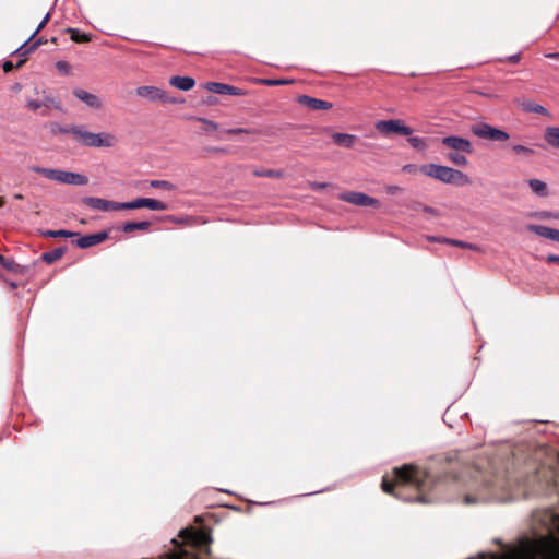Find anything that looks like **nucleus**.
<instances>
[{
	"mask_svg": "<svg viewBox=\"0 0 559 559\" xmlns=\"http://www.w3.org/2000/svg\"><path fill=\"white\" fill-rule=\"evenodd\" d=\"M423 478L419 471L412 465L394 468L393 478L384 476L381 488L385 493L404 501L427 502L421 495Z\"/></svg>",
	"mask_w": 559,
	"mask_h": 559,
	"instance_id": "f257e3e1",
	"label": "nucleus"
},
{
	"mask_svg": "<svg viewBox=\"0 0 559 559\" xmlns=\"http://www.w3.org/2000/svg\"><path fill=\"white\" fill-rule=\"evenodd\" d=\"M420 173L443 183L455 186H466L471 183V179L467 175L448 166L428 164L420 167Z\"/></svg>",
	"mask_w": 559,
	"mask_h": 559,
	"instance_id": "f03ea898",
	"label": "nucleus"
},
{
	"mask_svg": "<svg viewBox=\"0 0 559 559\" xmlns=\"http://www.w3.org/2000/svg\"><path fill=\"white\" fill-rule=\"evenodd\" d=\"M29 169L33 173L40 174L45 176L46 178L58 181L66 185H72V186H85L88 183V178L85 175L72 173V171H66L60 169H53V168H44L39 166H32Z\"/></svg>",
	"mask_w": 559,
	"mask_h": 559,
	"instance_id": "7ed1b4c3",
	"label": "nucleus"
},
{
	"mask_svg": "<svg viewBox=\"0 0 559 559\" xmlns=\"http://www.w3.org/2000/svg\"><path fill=\"white\" fill-rule=\"evenodd\" d=\"M74 139L79 140L85 146L90 147H110L117 142L116 136L110 133H93L81 129L74 130Z\"/></svg>",
	"mask_w": 559,
	"mask_h": 559,
	"instance_id": "20e7f679",
	"label": "nucleus"
},
{
	"mask_svg": "<svg viewBox=\"0 0 559 559\" xmlns=\"http://www.w3.org/2000/svg\"><path fill=\"white\" fill-rule=\"evenodd\" d=\"M471 131L475 136L479 139L489 140L493 142H506L510 139V135L506 131L495 128L485 122L473 124L471 127Z\"/></svg>",
	"mask_w": 559,
	"mask_h": 559,
	"instance_id": "39448f33",
	"label": "nucleus"
},
{
	"mask_svg": "<svg viewBox=\"0 0 559 559\" xmlns=\"http://www.w3.org/2000/svg\"><path fill=\"white\" fill-rule=\"evenodd\" d=\"M182 537L187 538L195 548L205 550L206 555H210L211 550L209 548L212 543L211 533L206 530H185L181 534Z\"/></svg>",
	"mask_w": 559,
	"mask_h": 559,
	"instance_id": "423d86ee",
	"label": "nucleus"
},
{
	"mask_svg": "<svg viewBox=\"0 0 559 559\" xmlns=\"http://www.w3.org/2000/svg\"><path fill=\"white\" fill-rule=\"evenodd\" d=\"M136 95L148 99L150 102H160L163 104H175L177 100L174 97L168 96L166 92L155 86H140L135 91Z\"/></svg>",
	"mask_w": 559,
	"mask_h": 559,
	"instance_id": "0eeeda50",
	"label": "nucleus"
},
{
	"mask_svg": "<svg viewBox=\"0 0 559 559\" xmlns=\"http://www.w3.org/2000/svg\"><path fill=\"white\" fill-rule=\"evenodd\" d=\"M376 129L383 135L390 134H401V135H411L413 130L405 126L401 120H380L376 122Z\"/></svg>",
	"mask_w": 559,
	"mask_h": 559,
	"instance_id": "6e6552de",
	"label": "nucleus"
},
{
	"mask_svg": "<svg viewBox=\"0 0 559 559\" xmlns=\"http://www.w3.org/2000/svg\"><path fill=\"white\" fill-rule=\"evenodd\" d=\"M340 200L348 202L357 206H370L378 207L379 201L372 197L367 195L362 192L348 191L340 194Z\"/></svg>",
	"mask_w": 559,
	"mask_h": 559,
	"instance_id": "1a4fd4ad",
	"label": "nucleus"
},
{
	"mask_svg": "<svg viewBox=\"0 0 559 559\" xmlns=\"http://www.w3.org/2000/svg\"><path fill=\"white\" fill-rule=\"evenodd\" d=\"M82 203L87 207L96 211H120V202L110 201L102 198L85 197L82 199Z\"/></svg>",
	"mask_w": 559,
	"mask_h": 559,
	"instance_id": "9d476101",
	"label": "nucleus"
},
{
	"mask_svg": "<svg viewBox=\"0 0 559 559\" xmlns=\"http://www.w3.org/2000/svg\"><path fill=\"white\" fill-rule=\"evenodd\" d=\"M441 144L452 150V152H462L466 154L473 153V145L469 140L461 138V136H445L441 140Z\"/></svg>",
	"mask_w": 559,
	"mask_h": 559,
	"instance_id": "9b49d317",
	"label": "nucleus"
},
{
	"mask_svg": "<svg viewBox=\"0 0 559 559\" xmlns=\"http://www.w3.org/2000/svg\"><path fill=\"white\" fill-rule=\"evenodd\" d=\"M108 237L109 234L107 231H99L96 234L81 236L76 240V246L82 249L91 248L104 242L108 239Z\"/></svg>",
	"mask_w": 559,
	"mask_h": 559,
	"instance_id": "f8f14e48",
	"label": "nucleus"
},
{
	"mask_svg": "<svg viewBox=\"0 0 559 559\" xmlns=\"http://www.w3.org/2000/svg\"><path fill=\"white\" fill-rule=\"evenodd\" d=\"M206 88L210 92L221 94V95H236V96L246 95V92L243 90L238 88L233 85L225 84V83L209 82L206 84Z\"/></svg>",
	"mask_w": 559,
	"mask_h": 559,
	"instance_id": "ddd939ff",
	"label": "nucleus"
},
{
	"mask_svg": "<svg viewBox=\"0 0 559 559\" xmlns=\"http://www.w3.org/2000/svg\"><path fill=\"white\" fill-rule=\"evenodd\" d=\"M514 102H515V104L519 107L522 108V110H524L526 112H534V114H538V115H542V116L550 117V112L548 111L547 108H545L542 105H538V104L534 103L531 99H527V98H516Z\"/></svg>",
	"mask_w": 559,
	"mask_h": 559,
	"instance_id": "4468645a",
	"label": "nucleus"
},
{
	"mask_svg": "<svg viewBox=\"0 0 559 559\" xmlns=\"http://www.w3.org/2000/svg\"><path fill=\"white\" fill-rule=\"evenodd\" d=\"M73 95L91 108H102V100L95 94H92L82 88H75L73 90Z\"/></svg>",
	"mask_w": 559,
	"mask_h": 559,
	"instance_id": "2eb2a0df",
	"label": "nucleus"
},
{
	"mask_svg": "<svg viewBox=\"0 0 559 559\" xmlns=\"http://www.w3.org/2000/svg\"><path fill=\"white\" fill-rule=\"evenodd\" d=\"M298 102H299V104H301L312 110H328V109H331L333 106L332 103H330V102L313 98L308 95H300L298 97Z\"/></svg>",
	"mask_w": 559,
	"mask_h": 559,
	"instance_id": "dca6fc26",
	"label": "nucleus"
},
{
	"mask_svg": "<svg viewBox=\"0 0 559 559\" xmlns=\"http://www.w3.org/2000/svg\"><path fill=\"white\" fill-rule=\"evenodd\" d=\"M526 228L530 231H532L540 237L559 242V229H555V228L544 226V225H534V224L527 225Z\"/></svg>",
	"mask_w": 559,
	"mask_h": 559,
	"instance_id": "f3484780",
	"label": "nucleus"
},
{
	"mask_svg": "<svg viewBox=\"0 0 559 559\" xmlns=\"http://www.w3.org/2000/svg\"><path fill=\"white\" fill-rule=\"evenodd\" d=\"M26 107L33 111H37L38 109L45 107H53L56 109H60L59 102H57L51 96H44L41 100L28 99Z\"/></svg>",
	"mask_w": 559,
	"mask_h": 559,
	"instance_id": "a211bd4d",
	"label": "nucleus"
},
{
	"mask_svg": "<svg viewBox=\"0 0 559 559\" xmlns=\"http://www.w3.org/2000/svg\"><path fill=\"white\" fill-rule=\"evenodd\" d=\"M169 83L171 86L181 91H189L194 86L195 81L190 76L176 75L170 78Z\"/></svg>",
	"mask_w": 559,
	"mask_h": 559,
	"instance_id": "6ab92c4d",
	"label": "nucleus"
},
{
	"mask_svg": "<svg viewBox=\"0 0 559 559\" xmlns=\"http://www.w3.org/2000/svg\"><path fill=\"white\" fill-rule=\"evenodd\" d=\"M332 139L336 145L350 148L354 146V144L357 140V136L354 134L336 132V133L332 134Z\"/></svg>",
	"mask_w": 559,
	"mask_h": 559,
	"instance_id": "aec40b11",
	"label": "nucleus"
},
{
	"mask_svg": "<svg viewBox=\"0 0 559 559\" xmlns=\"http://www.w3.org/2000/svg\"><path fill=\"white\" fill-rule=\"evenodd\" d=\"M151 228L150 222H127L122 225L121 230L126 234H131L135 230L148 231Z\"/></svg>",
	"mask_w": 559,
	"mask_h": 559,
	"instance_id": "412c9836",
	"label": "nucleus"
},
{
	"mask_svg": "<svg viewBox=\"0 0 559 559\" xmlns=\"http://www.w3.org/2000/svg\"><path fill=\"white\" fill-rule=\"evenodd\" d=\"M545 141L554 148L559 150V128L547 127L544 134Z\"/></svg>",
	"mask_w": 559,
	"mask_h": 559,
	"instance_id": "4be33fe9",
	"label": "nucleus"
},
{
	"mask_svg": "<svg viewBox=\"0 0 559 559\" xmlns=\"http://www.w3.org/2000/svg\"><path fill=\"white\" fill-rule=\"evenodd\" d=\"M527 183L532 190L533 193H535L538 197H547L548 195V188L547 185L536 178L527 180Z\"/></svg>",
	"mask_w": 559,
	"mask_h": 559,
	"instance_id": "5701e85b",
	"label": "nucleus"
},
{
	"mask_svg": "<svg viewBox=\"0 0 559 559\" xmlns=\"http://www.w3.org/2000/svg\"><path fill=\"white\" fill-rule=\"evenodd\" d=\"M67 248L66 247H59L51 251L44 252L41 254V260L48 264H51L58 260H60L63 254L66 253Z\"/></svg>",
	"mask_w": 559,
	"mask_h": 559,
	"instance_id": "b1692460",
	"label": "nucleus"
},
{
	"mask_svg": "<svg viewBox=\"0 0 559 559\" xmlns=\"http://www.w3.org/2000/svg\"><path fill=\"white\" fill-rule=\"evenodd\" d=\"M41 235L44 237H48V238H73V237L80 236L79 233L64 230V229L46 230V231H43Z\"/></svg>",
	"mask_w": 559,
	"mask_h": 559,
	"instance_id": "393cba45",
	"label": "nucleus"
},
{
	"mask_svg": "<svg viewBox=\"0 0 559 559\" xmlns=\"http://www.w3.org/2000/svg\"><path fill=\"white\" fill-rule=\"evenodd\" d=\"M147 198H138L129 202H120V210H136L146 207Z\"/></svg>",
	"mask_w": 559,
	"mask_h": 559,
	"instance_id": "a878e982",
	"label": "nucleus"
},
{
	"mask_svg": "<svg viewBox=\"0 0 559 559\" xmlns=\"http://www.w3.org/2000/svg\"><path fill=\"white\" fill-rule=\"evenodd\" d=\"M66 32L70 34V37L74 43H88L92 39L91 35L81 33L76 28L69 27L66 29Z\"/></svg>",
	"mask_w": 559,
	"mask_h": 559,
	"instance_id": "bb28decb",
	"label": "nucleus"
},
{
	"mask_svg": "<svg viewBox=\"0 0 559 559\" xmlns=\"http://www.w3.org/2000/svg\"><path fill=\"white\" fill-rule=\"evenodd\" d=\"M447 158L456 166L467 165V158L462 152H450L447 154Z\"/></svg>",
	"mask_w": 559,
	"mask_h": 559,
	"instance_id": "cd10ccee",
	"label": "nucleus"
},
{
	"mask_svg": "<svg viewBox=\"0 0 559 559\" xmlns=\"http://www.w3.org/2000/svg\"><path fill=\"white\" fill-rule=\"evenodd\" d=\"M146 207L152 211H165L168 209L167 204L156 199H146Z\"/></svg>",
	"mask_w": 559,
	"mask_h": 559,
	"instance_id": "c85d7f7f",
	"label": "nucleus"
},
{
	"mask_svg": "<svg viewBox=\"0 0 559 559\" xmlns=\"http://www.w3.org/2000/svg\"><path fill=\"white\" fill-rule=\"evenodd\" d=\"M150 186L152 188L163 189V190H167V191L175 190V186L170 181H167V180H151Z\"/></svg>",
	"mask_w": 559,
	"mask_h": 559,
	"instance_id": "c756f323",
	"label": "nucleus"
},
{
	"mask_svg": "<svg viewBox=\"0 0 559 559\" xmlns=\"http://www.w3.org/2000/svg\"><path fill=\"white\" fill-rule=\"evenodd\" d=\"M512 151L515 153V154H522V155H525V156H532L535 154V151L533 148H530L527 146H524V145H520V144H516V145H513L512 146Z\"/></svg>",
	"mask_w": 559,
	"mask_h": 559,
	"instance_id": "7c9ffc66",
	"label": "nucleus"
},
{
	"mask_svg": "<svg viewBox=\"0 0 559 559\" xmlns=\"http://www.w3.org/2000/svg\"><path fill=\"white\" fill-rule=\"evenodd\" d=\"M198 121L202 122L204 124V131L205 132H211V131H215L218 129V124L214 121H211L209 119H205V118H197Z\"/></svg>",
	"mask_w": 559,
	"mask_h": 559,
	"instance_id": "2f4dec72",
	"label": "nucleus"
},
{
	"mask_svg": "<svg viewBox=\"0 0 559 559\" xmlns=\"http://www.w3.org/2000/svg\"><path fill=\"white\" fill-rule=\"evenodd\" d=\"M260 82L266 86H277V85H284L290 83L288 80H272V79H262Z\"/></svg>",
	"mask_w": 559,
	"mask_h": 559,
	"instance_id": "473e14b6",
	"label": "nucleus"
},
{
	"mask_svg": "<svg viewBox=\"0 0 559 559\" xmlns=\"http://www.w3.org/2000/svg\"><path fill=\"white\" fill-rule=\"evenodd\" d=\"M438 241L441 243H448V245L463 248V249H465V246H466L465 241L457 240V239H451V238H442V239H438Z\"/></svg>",
	"mask_w": 559,
	"mask_h": 559,
	"instance_id": "72a5a7b5",
	"label": "nucleus"
},
{
	"mask_svg": "<svg viewBox=\"0 0 559 559\" xmlns=\"http://www.w3.org/2000/svg\"><path fill=\"white\" fill-rule=\"evenodd\" d=\"M50 20V13H47L45 15V17L43 19V21L39 23V25L37 26V28L35 29V32L32 34V36L28 38V41L32 40L41 29L45 28V26L47 25V23L49 22Z\"/></svg>",
	"mask_w": 559,
	"mask_h": 559,
	"instance_id": "f704fd0d",
	"label": "nucleus"
},
{
	"mask_svg": "<svg viewBox=\"0 0 559 559\" xmlns=\"http://www.w3.org/2000/svg\"><path fill=\"white\" fill-rule=\"evenodd\" d=\"M56 68L59 72H61L63 74H69L71 71V66L67 61H63V60L57 61Z\"/></svg>",
	"mask_w": 559,
	"mask_h": 559,
	"instance_id": "c9c22d12",
	"label": "nucleus"
},
{
	"mask_svg": "<svg viewBox=\"0 0 559 559\" xmlns=\"http://www.w3.org/2000/svg\"><path fill=\"white\" fill-rule=\"evenodd\" d=\"M225 132H226L227 134H242V133H246V134H253V133H257V131H254V130H251V129H245V128L227 129V130H225Z\"/></svg>",
	"mask_w": 559,
	"mask_h": 559,
	"instance_id": "e433bc0d",
	"label": "nucleus"
},
{
	"mask_svg": "<svg viewBox=\"0 0 559 559\" xmlns=\"http://www.w3.org/2000/svg\"><path fill=\"white\" fill-rule=\"evenodd\" d=\"M24 60H20L16 66H14L11 61H5L2 66L4 72H10L14 68H20L24 64Z\"/></svg>",
	"mask_w": 559,
	"mask_h": 559,
	"instance_id": "4c0bfd02",
	"label": "nucleus"
},
{
	"mask_svg": "<svg viewBox=\"0 0 559 559\" xmlns=\"http://www.w3.org/2000/svg\"><path fill=\"white\" fill-rule=\"evenodd\" d=\"M188 554L186 551H171V552H168L166 554V559H185V557H187Z\"/></svg>",
	"mask_w": 559,
	"mask_h": 559,
	"instance_id": "58836bf2",
	"label": "nucleus"
},
{
	"mask_svg": "<svg viewBox=\"0 0 559 559\" xmlns=\"http://www.w3.org/2000/svg\"><path fill=\"white\" fill-rule=\"evenodd\" d=\"M265 177H269V178H283L284 177V173H283V170L266 169L265 170Z\"/></svg>",
	"mask_w": 559,
	"mask_h": 559,
	"instance_id": "ea45409f",
	"label": "nucleus"
},
{
	"mask_svg": "<svg viewBox=\"0 0 559 559\" xmlns=\"http://www.w3.org/2000/svg\"><path fill=\"white\" fill-rule=\"evenodd\" d=\"M45 43H46V40H44L41 37H40V38H38L36 41H34V43H33V44H32V45H31V46H29V47L24 51V53H23V55L28 53V52H31V51L35 50L37 47H39L40 45H43V44H45Z\"/></svg>",
	"mask_w": 559,
	"mask_h": 559,
	"instance_id": "a19ab883",
	"label": "nucleus"
},
{
	"mask_svg": "<svg viewBox=\"0 0 559 559\" xmlns=\"http://www.w3.org/2000/svg\"><path fill=\"white\" fill-rule=\"evenodd\" d=\"M75 129H81L80 126H72V127H69V128H59V132L60 133H63V134H71L74 136V130Z\"/></svg>",
	"mask_w": 559,
	"mask_h": 559,
	"instance_id": "79ce46f5",
	"label": "nucleus"
},
{
	"mask_svg": "<svg viewBox=\"0 0 559 559\" xmlns=\"http://www.w3.org/2000/svg\"><path fill=\"white\" fill-rule=\"evenodd\" d=\"M408 142L413 147H420L423 145V140L417 136L408 139Z\"/></svg>",
	"mask_w": 559,
	"mask_h": 559,
	"instance_id": "37998d69",
	"label": "nucleus"
},
{
	"mask_svg": "<svg viewBox=\"0 0 559 559\" xmlns=\"http://www.w3.org/2000/svg\"><path fill=\"white\" fill-rule=\"evenodd\" d=\"M311 188L313 190H323L325 189L329 185L326 182H312L310 183Z\"/></svg>",
	"mask_w": 559,
	"mask_h": 559,
	"instance_id": "c03bdc74",
	"label": "nucleus"
},
{
	"mask_svg": "<svg viewBox=\"0 0 559 559\" xmlns=\"http://www.w3.org/2000/svg\"><path fill=\"white\" fill-rule=\"evenodd\" d=\"M546 262L547 263H558L559 264V255L557 254H548L546 258H545Z\"/></svg>",
	"mask_w": 559,
	"mask_h": 559,
	"instance_id": "a18cd8bd",
	"label": "nucleus"
},
{
	"mask_svg": "<svg viewBox=\"0 0 559 559\" xmlns=\"http://www.w3.org/2000/svg\"><path fill=\"white\" fill-rule=\"evenodd\" d=\"M465 249L473 250V251H476V252H480L481 251L479 246H477L475 243H471V242H466Z\"/></svg>",
	"mask_w": 559,
	"mask_h": 559,
	"instance_id": "49530a36",
	"label": "nucleus"
},
{
	"mask_svg": "<svg viewBox=\"0 0 559 559\" xmlns=\"http://www.w3.org/2000/svg\"><path fill=\"white\" fill-rule=\"evenodd\" d=\"M402 189L399 187V186H389L386 188V191L388 193L390 194H396L397 192H400Z\"/></svg>",
	"mask_w": 559,
	"mask_h": 559,
	"instance_id": "de8ad7c7",
	"label": "nucleus"
},
{
	"mask_svg": "<svg viewBox=\"0 0 559 559\" xmlns=\"http://www.w3.org/2000/svg\"><path fill=\"white\" fill-rule=\"evenodd\" d=\"M0 262L5 269L13 270V262H5V259L2 255H0Z\"/></svg>",
	"mask_w": 559,
	"mask_h": 559,
	"instance_id": "09e8293b",
	"label": "nucleus"
},
{
	"mask_svg": "<svg viewBox=\"0 0 559 559\" xmlns=\"http://www.w3.org/2000/svg\"><path fill=\"white\" fill-rule=\"evenodd\" d=\"M424 211L428 214H431V215H438V212L436 209L431 207V206H425L424 207Z\"/></svg>",
	"mask_w": 559,
	"mask_h": 559,
	"instance_id": "8fccbe9b",
	"label": "nucleus"
},
{
	"mask_svg": "<svg viewBox=\"0 0 559 559\" xmlns=\"http://www.w3.org/2000/svg\"><path fill=\"white\" fill-rule=\"evenodd\" d=\"M252 174H253L254 176H257V177H265V170H260V169L254 168V169L252 170Z\"/></svg>",
	"mask_w": 559,
	"mask_h": 559,
	"instance_id": "3c124183",
	"label": "nucleus"
},
{
	"mask_svg": "<svg viewBox=\"0 0 559 559\" xmlns=\"http://www.w3.org/2000/svg\"><path fill=\"white\" fill-rule=\"evenodd\" d=\"M404 171L412 173L415 170V165L408 164L403 167Z\"/></svg>",
	"mask_w": 559,
	"mask_h": 559,
	"instance_id": "603ef678",
	"label": "nucleus"
},
{
	"mask_svg": "<svg viewBox=\"0 0 559 559\" xmlns=\"http://www.w3.org/2000/svg\"><path fill=\"white\" fill-rule=\"evenodd\" d=\"M209 152H214V153H224L225 150L224 148H221V147H212V148H207Z\"/></svg>",
	"mask_w": 559,
	"mask_h": 559,
	"instance_id": "864d4df0",
	"label": "nucleus"
},
{
	"mask_svg": "<svg viewBox=\"0 0 559 559\" xmlns=\"http://www.w3.org/2000/svg\"><path fill=\"white\" fill-rule=\"evenodd\" d=\"M519 60H520V55H514V56L509 58V61L511 63H516Z\"/></svg>",
	"mask_w": 559,
	"mask_h": 559,
	"instance_id": "5fc2aeb1",
	"label": "nucleus"
},
{
	"mask_svg": "<svg viewBox=\"0 0 559 559\" xmlns=\"http://www.w3.org/2000/svg\"><path fill=\"white\" fill-rule=\"evenodd\" d=\"M546 57L550 59H559V52L548 53Z\"/></svg>",
	"mask_w": 559,
	"mask_h": 559,
	"instance_id": "6e6d98bb",
	"label": "nucleus"
},
{
	"mask_svg": "<svg viewBox=\"0 0 559 559\" xmlns=\"http://www.w3.org/2000/svg\"><path fill=\"white\" fill-rule=\"evenodd\" d=\"M443 237H428V240L433 242H439L438 239H442Z\"/></svg>",
	"mask_w": 559,
	"mask_h": 559,
	"instance_id": "4d7b16f0",
	"label": "nucleus"
},
{
	"mask_svg": "<svg viewBox=\"0 0 559 559\" xmlns=\"http://www.w3.org/2000/svg\"><path fill=\"white\" fill-rule=\"evenodd\" d=\"M13 198H14L15 200H22L24 197H23V194H21V193H15V194L13 195Z\"/></svg>",
	"mask_w": 559,
	"mask_h": 559,
	"instance_id": "13d9d810",
	"label": "nucleus"
},
{
	"mask_svg": "<svg viewBox=\"0 0 559 559\" xmlns=\"http://www.w3.org/2000/svg\"><path fill=\"white\" fill-rule=\"evenodd\" d=\"M5 203V200L3 197H0V207H2Z\"/></svg>",
	"mask_w": 559,
	"mask_h": 559,
	"instance_id": "bf43d9fd",
	"label": "nucleus"
},
{
	"mask_svg": "<svg viewBox=\"0 0 559 559\" xmlns=\"http://www.w3.org/2000/svg\"><path fill=\"white\" fill-rule=\"evenodd\" d=\"M51 43H55V44H56V43H57V39H56L55 37H53V38H51Z\"/></svg>",
	"mask_w": 559,
	"mask_h": 559,
	"instance_id": "052dcab7",
	"label": "nucleus"
}]
</instances>
